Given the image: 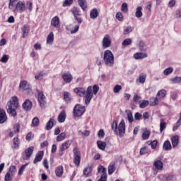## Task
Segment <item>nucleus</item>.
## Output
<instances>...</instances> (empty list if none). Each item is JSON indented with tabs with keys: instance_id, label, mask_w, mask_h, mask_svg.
I'll list each match as a JSON object with an SVG mask.
<instances>
[{
	"instance_id": "e433bc0d",
	"label": "nucleus",
	"mask_w": 181,
	"mask_h": 181,
	"mask_svg": "<svg viewBox=\"0 0 181 181\" xmlns=\"http://www.w3.org/2000/svg\"><path fill=\"white\" fill-rule=\"evenodd\" d=\"M112 129L115 131V134H118V123L115 120L112 124Z\"/></svg>"
},
{
	"instance_id": "6e6d98bb",
	"label": "nucleus",
	"mask_w": 181,
	"mask_h": 181,
	"mask_svg": "<svg viewBox=\"0 0 181 181\" xmlns=\"http://www.w3.org/2000/svg\"><path fill=\"white\" fill-rule=\"evenodd\" d=\"M122 12H128V4L127 3H123L121 8Z\"/></svg>"
},
{
	"instance_id": "f03ea898",
	"label": "nucleus",
	"mask_w": 181,
	"mask_h": 181,
	"mask_svg": "<svg viewBox=\"0 0 181 181\" xmlns=\"http://www.w3.org/2000/svg\"><path fill=\"white\" fill-rule=\"evenodd\" d=\"M19 107L18 97L13 96L6 106V110L8 114L11 117H16V110Z\"/></svg>"
},
{
	"instance_id": "864d4df0",
	"label": "nucleus",
	"mask_w": 181,
	"mask_h": 181,
	"mask_svg": "<svg viewBox=\"0 0 181 181\" xmlns=\"http://www.w3.org/2000/svg\"><path fill=\"white\" fill-rule=\"evenodd\" d=\"M148 145H151L153 149H156V145H158V141L154 140L153 141H148Z\"/></svg>"
},
{
	"instance_id": "dca6fc26",
	"label": "nucleus",
	"mask_w": 181,
	"mask_h": 181,
	"mask_svg": "<svg viewBox=\"0 0 181 181\" xmlns=\"http://www.w3.org/2000/svg\"><path fill=\"white\" fill-rule=\"evenodd\" d=\"M34 150H35V147L33 146H30L25 150V159H29L30 156H32V154L33 153Z\"/></svg>"
},
{
	"instance_id": "09e8293b",
	"label": "nucleus",
	"mask_w": 181,
	"mask_h": 181,
	"mask_svg": "<svg viewBox=\"0 0 181 181\" xmlns=\"http://www.w3.org/2000/svg\"><path fill=\"white\" fill-rule=\"evenodd\" d=\"M173 84H179L180 83V78L179 76H176L175 78H173L170 79Z\"/></svg>"
},
{
	"instance_id": "bb28decb",
	"label": "nucleus",
	"mask_w": 181,
	"mask_h": 181,
	"mask_svg": "<svg viewBox=\"0 0 181 181\" xmlns=\"http://www.w3.org/2000/svg\"><path fill=\"white\" fill-rule=\"evenodd\" d=\"M163 148L165 151H170L172 149V144L168 140L165 141L163 144Z\"/></svg>"
},
{
	"instance_id": "680f3d73",
	"label": "nucleus",
	"mask_w": 181,
	"mask_h": 181,
	"mask_svg": "<svg viewBox=\"0 0 181 181\" xmlns=\"http://www.w3.org/2000/svg\"><path fill=\"white\" fill-rule=\"evenodd\" d=\"M8 59H9V57H8V55L4 54L0 59V62H1V63H7Z\"/></svg>"
},
{
	"instance_id": "c9c22d12",
	"label": "nucleus",
	"mask_w": 181,
	"mask_h": 181,
	"mask_svg": "<svg viewBox=\"0 0 181 181\" xmlns=\"http://www.w3.org/2000/svg\"><path fill=\"white\" fill-rule=\"evenodd\" d=\"M142 15V6L137 7L135 13V16L137 18H141Z\"/></svg>"
},
{
	"instance_id": "423d86ee",
	"label": "nucleus",
	"mask_w": 181,
	"mask_h": 181,
	"mask_svg": "<svg viewBox=\"0 0 181 181\" xmlns=\"http://www.w3.org/2000/svg\"><path fill=\"white\" fill-rule=\"evenodd\" d=\"M74 162L75 165H80V161L81 160V153H80V151H78V148L77 147H75L74 148Z\"/></svg>"
},
{
	"instance_id": "49530a36",
	"label": "nucleus",
	"mask_w": 181,
	"mask_h": 181,
	"mask_svg": "<svg viewBox=\"0 0 181 181\" xmlns=\"http://www.w3.org/2000/svg\"><path fill=\"white\" fill-rule=\"evenodd\" d=\"M39 124H40L39 118L34 117L33 119L32 125L33 127H39Z\"/></svg>"
},
{
	"instance_id": "e2e57ef3",
	"label": "nucleus",
	"mask_w": 181,
	"mask_h": 181,
	"mask_svg": "<svg viewBox=\"0 0 181 181\" xmlns=\"http://www.w3.org/2000/svg\"><path fill=\"white\" fill-rule=\"evenodd\" d=\"M21 129V124L19 123H17L14 125V132L16 134V133H18L19 131Z\"/></svg>"
},
{
	"instance_id": "052dcab7",
	"label": "nucleus",
	"mask_w": 181,
	"mask_h": 181,
	"mask_svg": "<svg viewBox=\"0 0 181 181\" xmlns=\"http://www.w3.org/2000/svg\"><path fill=\"white\" fill-rule=\"evenodd\" d=\"M26 166H28V164H24L22 165L18 171V175H23V172H25V169H26Z\"/></svg>"
},
{
	"instance_id": "c85d7f7f",
	"label": "nucleus",
	"mask_w": 181,
	"mask_h": 181,
	"mask_svg": "<svg viewBox=\"0 0 181 181\" xmlns=\"http://www.w3.org/2000/svg\"><path fill=\"white\" fill-rule=\"evenodd\" d=\"M97 145L100 151H105V146H107V143L101 141H98Z\"/></svg>"
},
{
	"instance_id": "4468645a",
	"label": "nucleus",
	"mask_w": 181,
	"mask_h": 181,
	"mask_svg": "<svg viewBox=\"0 0 181 181\" xmlns=\"http://www.w3.org/2000/svg\"><path fill=\"white\" fill-rule=\"evenodd\" d=\"M43 151H40L37 153L36 156L34 159L33 163L36 164L37 163V162H40V160H42V159H43Z\"/></svg>"
},
{
	"instance_id": "f257e3e1",
	"label": "nucleus",
	"mask_w": 181,
	"mask_h": 181,
	"mask_svg": "<svg viewBox=\"0 0 181 181\" xmlns=\"http://www.w3.org/2000/svg\"><path fill=\"white\" fill-rule=\"evenodd\" d=\"M75 94H77L79 97H84L85 95V104L88 105L91 100H93V87L88 86L87 90L84 88H76L74 89Z\"/></svg>"
},
{
	"instance_id": "a878e982",
	"label": "nucleus",
	"mask_w": 181,
	"mask_h": 181,
	"mask_svg": "<svg viewBox=\"0 0 181 181\" xmlns=\"http://www.w3.org/2000/svg\"><path fill=\"white\" fill-rule=\"evenodd\" d=\"M55 174H56V176H57L58 177H61V176H63V166L62 165L58 166L55 169Z\"/></svg>"
},
{
	"instance_id": "a211bd4d",
	"label": "nucleus",
	"mask_w": 181,
	"mask_h": 181,
	"mask_svg": "<svg viewBox=\"0 0 181 181\" xmlns=\"http://www.w3.org/2000/svg\"><path fill=\"white\" fill-rule=\"evenodd\" d=\"M7 119L6 112L4 110L0 109V124H4Z\"/></svg>"
},
{
	"instance_id": "79ce46f5",
	"label": "nucleus",
	"mask_w": 181,
	"mask_h": 181,
	"mask_svg": "<svg viewBox=\"0 0 181 181\" xmlns=\"http://www.w3.org/2000/svg\"><path fill=\"white\" fill-rule=\"evenodd\" d=\"M149 136H151V132H149V130L144 132L142 134V138L144 141H146V139H148Z\"/></svg>"
},
{
	"instance_id": "de8ad7c7",
	"label": "nucleus",
	"mask_w": 181,
	"mask_h": 181,
	"mask_svg": "<svg viewBox=\"0 0 181 181\" xmlns=\"http://www.w3.org/2000/svg\"><path fill=\"white\" fill-rule=\"evenodd\" d=\"M122 90V86H119V85H116L114 88H113V91L115 94L119 93V91H121Z\"/></svg>"
},
{
	"instance_id": "5fc2aeb1",
	"label": "nucleus",
	"mask_w": 181,
	"mask_h": 181,
	"mask_svg": "<svg viewBox=\"0 0 181 181\" xmlns=\"http://www.w3.org/2000/svg\"><path fill=\"white\" fill-rule=\"evenodd\" d=\"M149 105V102L148 100H144L140 103V108H146Z\"/></svg>"
},
{
	"instance_id": "0e129e2a",
	"label": "nucleus",
	"mask_w": 181,
	"mask_h": 181,
	"mask_svg": "<svg viewBox=\"0 0 181 181\" xmlns=\"http://www.w3.org/2000/svg\"><path fill=\"white\" fill-rule=\"evenodd\" d=\"M73 4V0H65L63 3V6H70Z\"/></svg>"
},
{
	"instance_id": "37998d69",
	"label": "nucleus",
	"mask_w": 181,
	"mask_h": 181,
	"mask_svg": "<svg viewBox=\"0 0 181 181\" xmlns=\"http://www.w3.org/2000/svg\"><path fill=\"white\" fill-rule=\"evenodd\" d=\"M16 166L15 165H11L9 168V171L8 172V173L11 174V176H13L15 173H16Z\"/></svg>"
},
{
	"instance_id": "a19ab883",
	"label": "nucleus",
	"mask_w": 181,
	"mask_h": 181,
	"mask_svg": "<svg viewBox=\"0 0 181 181\" xmlns=\"http://www.w3.org/2000/svg\"><path fill=\"white\" fill-rule=\"evenodd\" d=\"M21 144V141H19V138L16 137L13 139V148L16 149H18L19 148V145Z\"/></svg>"
},
{
	"instance_id": "8fccbe9b",
	"label": "nucleus",
	"mask_w": 181,
	"mask_h": 181,
	"mask_svg": "<svg viewBox=\"0 0 181 181\" xmlns=\"http://www.w3.org/2000/svg\"><path fill=\"white\" fill-rule=\"evenodd\" d=\"M139 49L141 51V52H144V50H146V46H145V42H142V41H140L139 43Z\"/></svg>"
},
{
	"instance_id": "ea45409f",
	"label": "nucleus",
	"mask_w": 181,
	"mask_h": 181,
	"mask_svg": "<svg viewBox=\"0 0 181 181\" xmlns=\"http://www.w3.org/2000/svg\"><path fill=\"white\" fill-rule=\"evenodd\" d=\"M172 73H173V68L172 67H168L163 71L164 76H169V74H172Z\"/></svg>"
},
{
	"instance_id": "7c9ffc66",
	"label": "nucleus",
	"mask_w": 181,
	"mask_h": 181,
	"mask_svg": "<svg viewBox=\"0 0 181 181\" xmlns=\"http://www.w3.org/2000/svg\"><path fill=\"white\" fill-rule=\"evenodd\" d=\"M78 4L83 11H86L87 8V1L86 0H78Z\"/></svg>"
},
{
	"instance_id": "13d9d810",
	"label": "nucleus",
	"mask_w": 181,
	"mask_h": 181,
	"mask_svg": "<svg viewBox=\"0 0 181 181\" xmlns=\"http://www.w3.org/2000/svg\"><path fill=\"white\" fill-rule=\"evenodd\" d=\"M181 125V122H180V119H178V121L176 122V125H175L173 127V131L175 132L176 131H177V129L179 128V127H180Z\"/></svg>"
},
{
	"instance_id": "6ab92c4d",
	"label": "nucleus",
	"mask_w": 181,
	"mask_h": 181,
	"mask_svg": "<svg viewBox=\"0 0 181 181\" xmlns=\"http://www.w3.org/2000/svg\"><path fill=\"white\" fill-rule=\"evenodd\" d=\"M153 166L157 170H162L163 169V163L160 160H157L154 162Z\"/></svg>"
},
{
	"instance_id": "7ed1b4c3",
	"label": "nucleus",
	"mask_w": 181,
	"mask_h": 181,
	"mask_svg": "<svg viewBox=\"0 0 181 181\" xmlns=\"http://www.w3.org/2000/svg\"><path fill=\"white\" fill-rule=\"evenodd\" d=\"M103 60L106 66L112 67L114 66V54L110 50H106L104 52Z\"/></svg>"
},
{
	"instance_id": "ddd939ff",
	"label": "nucleus",
	"mask_w": 181,
	"mask_h": 181,
	"mask_svg": "<svg viewBox=\"0 0 181 181\" xmlns=\"http://www.w3.org/2000/svg\"><path fill=\"white\" fill-rule=\"evenodd\" d=\"M23 108L25 111H30V110H32V101H30V100H26L23 103Z\"/></svg>"
},
{
	"instance_id": "b1692460",
	"label": "nucleus",
	"mask_w": 181,
	"mask_h": 181,
	"mask_svg": "<svg viewBox=\"0 0 181 181\" xmlns=\"http://www.w3.org/2000/svg\"><path fill=\"white\" fill-rule=\"evenodd\" d=\"M54 124V119L51 118L46 124L45 129L47 131H49V129L53 128V125Z\"/></svg>"
},
{
	"instance_id": "f3484780",
	"label": "nucleus",
	"mask_w": 181,
	"mask_h": 181,
	"mask_svg": "<svg viewBox=\"0 0 181 181\" xmlns=\"http://www.w3.org/2000/svg\"><path fill=\"white\" fill-rule=\"evenodd\" d=\"M134 57L136 59V60H140L141 59L148 57V54L144 52H136L134 54Z\"/></svg>"
},
{
	"instance_id": "473e14b6",
	"label": "nucleus",
	"mask_w": 181,
	"mask_h": 181,
	"mask_svg": "<svg viewBox=\"0 0 181 181\" xmlns=\"http://www.w3.org/2000/svg\"><path fill=\"white\" fill-rule=\"evenodd\" d=\"M74 16H80L81 15V12L80 11V8L77 7H74L71 10Z\"/></svg>"
},
{
	"instance_id": "a18cd8bd",
	"label": "nucleus",
	"mask_w": 181,
	"mask_h": 181,
	"mask_svg": "<svg viewBox=\"0 0 181 181\" xmlns=\"http://www.w3.org/2000/svg\"><path fill=\"white\" fill-rule=\"evenodd\" d=\"M132 43L131 38H127L122 42V46H129Z\"/></svg>"
},
{
	"instance_id": "bf43d9fd",
	"label": "nucleus",
	"mask_w": 181,
	"mask_h": 181,
	"mask_svg": "<svg viewBox=\"0 0 181 181\" xmlns=\"http://www.w3.org/2000/svg\"><path fill=\"white\" fill-rule=\"evenodd\" d=\"M134 119H136V121H140V119H142V115L139 112H136L134 115Z\"/></svg>"
},
{
	"instance_id": "412c9836",
	"label": "nucleus",
	"mask_w": 181,
	"mask_h": 181,
	"mask_svg": "<svg viewBox=\"0 0 181 181\" xmlns=\"http://www.w3.org/2000/svg\"><path fill=\"white\" fill-rule=\"evenodd\" d=\"M173 148H176L179 145V136H174L171 139Z\"/></svg>"
},
{
	"instance_id": "0eeeda50",
	"label": "nucleus",
	"mask_w": 181,
	"mask_h": 181,
	"mask_svg": "<svg viewBox=\"0 0 181 181\" xmlns=\"http://www.w3.org/2000/svg\"><path fill=\"white\" fill-rule=\"evenodd\" d=\"M119 132V136H123L125 134V121L122 119L117 127V134Z\"/></svg>"
},
{
	"instance_id": "58836bf2",
	"label": "nucleus",
	"mask_w": 181,
	"mask_h": 181,
	"mask_svg": "<svg viewBox=\"0 0 181 181\" xmlns=\"http://www.w3.org/2000/svg\"><path fill=\"white\" fill-rule=\"evenodd\" d=\"M98 173H103V175H107V168H104L103 165H99L98 168Z\"/></svg>"
},
{
	"instance_id": "cd10ccee",
	"label": "nucleus",
	"mask_w": 181,
	"mask_h": 181,
	"mask_svg": "<svg viewBox=\"0 0 181 181\" xmlns=\"http://www.w3.org/2000/svg\"><path fill=\"white\" fill-rule=\"evenodd\" d=\"M115 172V162L110 163L109 167H108V173L110 175H112Z\"/></svg>"
},
{
	"instance_id": "f704fd0d",
	"label": "nucleus",
	"mask_w": 181,
	"mask_h": 181,
	"mask_svg": "<svg viewBox=\"0 0 181 181\" xmlns=\"http://www.w3.org/2000/svg\"><path fill=\"white\" fill-rule=\"evenodd\" d=\"M66 139V133L63 132L59 134L57 136V142H62V141H64Z\"/></svg>"
},
{
	"instance_id": "774afa93",
	"label": "nucleus",
	"mask_w": 181,
	"mask_h": 181,
	"mask_svg": "<svg viewBox=\"0 0 181 181\" xmlns=\"http://www.w3.org/2000/svg\"><path fill=\"white\" fill-rule=\"evenodd\" d=\"M98 181H107V174H102Z\"/></svg>"
},
{
	"instance_id": "1a4fd4ad",
	"label": "nucleus",
	"mask_w": 181,
	"mask_h": 181,
	"mask_svg": "<svg viewBox=\"0 0 181 181\" xmlns=\"http://www.w3.org/2000/svg\"><path fill=\"white\" fill-rule=\"evenodd\" d=\"M103 46L104 49L110 47L111 46V40L110 39V35H106L103 40Z\"/></svg>"
},
{
	"instance_id": "4c0bfd02",
	"label": "nucleus",
	"mask_w": 181,
	"mask_h": 181,
	"mask_svg": "<svg viewBox=\"0 0 181 181\" xmlns=\"http://www.w3.org/2000/svg\"><path fill=\"white\" fill-rule=\"evenodd\" d=\"M166 95V90L165 89H162L159 90L156 95V97H160V98H163Z\"/></svg>"
},
{
	"instance_id": "4be33fe9",
	"label": "nucleus",
	"mask_w": 181,
	"mask_h": 181,
	"mask_svg": "<svg viewBox=\"0 0 181 181\" xmlns=\"http://www.w3.org/2000/svg\"><path fill=\"white\" fill-rule=\"evenodd\" d=\"M29 30H30V28L29 25H24L23 28H22V32H23V38L25 39L26 36H28V34L29 33Z\"/></svg>"
},
{
	"instance_id": "2f4dec72",
	"label": "nucleus",
	"mask_w": 181,
	"mask_h": 181,
	"mask_svg": "<svg viewBox=\"0 0 181 181\" xmlns=\"http://www.w3.org/2000/svg\"><path fill=\"white\" fill-rule=\"evenodd\" d=\"M90 16L91 19H95L98 16V11L97 10V8H93L90 11Z\"/></svg>"
},
{
	"instance_id": "39448f33",
	"label": "nucleus",
	"mask_w": 181,
	"mask_h": 181,
	"mask_svg": "<svg viewBox=\"0 0 181 181\" xmlns=\"http://www.w3.org/2000/svg\"><path fill=\"white\" fill-rule=\"evenodd\" d=\"M86 112V107L84 106H81L80 105H76L74 108V117H81L83 114Z\"/></svg>"
},
{
	"instance_id": "6e6552de",
	"label": "nucleus",
	"mask_w": 181,
	"mask_h": 181,
	"mask_svg": "<svg viewBox=\"0 0 181 181\" xmlns=\"http://www.w3.org/2000/svg\"><path fill=\"white\" fill-rule=\"evenodd\" d=\"M62 78L64 81L66 83H70L71 81H73V76L69 72H66L63 74Z\"/></svg>"
},
{
	"instance_id": "338daca9",
	"label": "nucleus",
	"mask_w": 181,
	"mask_h": 181,
	"mask_svg": "<svg viewBox=\"0 0 181 181\" xmlns=\"http://www.w3.org/2000/svg\"><path fill=\"white\" fill-rule=\"evenodd\" d=\"M93 94H94L95 95H96L97 93H98L99 90H100V87H98L97 85H94L93 87Z\"/></svg>"
},
{
	"instance_id": "603ef678",
	"label": "nucleus",
	"mask_w": 181,
	"mask_h": 181,
	"mask_svg": "<svg viewBox=\"0 0 181 181\" xmlns=\"http://www.w3.org/2000/svg\"><path fill=\"white\" fill-rule=\"evenodd\" d=\"M12 174L10 173H7L6 175H5V177H4V180L5 181H12Z\"/></svg>"
},
{
	"instance_id": "c756f323",
	"label": "nucleus",
	"mask_w": 181,
	"mask_h": 181,
	"mask_svg": "<svg viewBox=\"0 0 181 181\" xmlns=\"http://www.w3.org/2000/svg\"><path fill=\"white\" fill-rule=\"evenodd\" d=\"M126 114L129 122L131 124L134 122V117L132 116V112L131 110H126Z\"/></svg>"
},
{
	"instance_id": "2eb2a0df",
	"label": "nucleus",
	"mask_w": 181,
	"mask_h": 181,
	"mask_svg": "<svg viewBox=\"0 0 181 181\" xmlns=\"http://www.w3.org/2000/svg\"><path fill=\"white\" fill-rule=\"evenodd\" d=\"M25 8H26V4H25V2L23 1H18L16 6V10L21 11V12H23Z\"/></svg>"
},
{
	"instance_id": "69168bd1",
	"label": "nucleus",
	"mask_w": 181,
	"mask_h": 181,
	"mask_svg": "<svg viewBox=\"0 0 181 181\" xmlns=\"http://www.w3.org/2000/svg\"><path fill=\"white\" fill-rule=\"evenodd\" d=\"M146 152H148V148L146 147H143L140 149V155L142 156V155H145V153H146Z\"/></svg>"
},
{
	"instance_id": "aec40b11",
	"label": "nucleus",
	"mask_w": 181,
	"mask_h": 181,
	"mask_svg": "<svg viewBox=\"0 0 181 181\" xmlns=\"http://www.w3.org/2000/svg\"><path fill=\"white\" fill-rule=\"evenodd\" d=\"M53 42H54V34H53V32H51L47 35V45H53Z\"/></svg>"
},
{
	"instance_id": "f8f14e48",
	"label": "nucleus",
	"mask_w": 181,
	"mask_h": 181,
	"mask_svg": "<svg viewBox=\"0 0 181 181\" xmlns=\"http://www.w3.org/2000/svg\"><path fill=\"white\" fill-rule=\"evenodd\" d=\"M51 25L52 26H54V28H56L57 29L60 27V19L58 16L54 17L51 21Z\"/></svg>"
},
{
	"instance_id": "4d7b16f0",
	"label": "nucleus",
	"mask_w": 181,
	"mask_h": 181,
	"mask_svg": "<svg viewBox=\"0 0 181 181\" xmlns=\"http://www.w3.org/2000/svg\"><path fill=\"white\" fill-rule=\"evenodd\" d=\"M134 30V28L132 27H127L124 31L123 33L124 35H128L129 33H131Z\"/></svg>"
},
{
	"instance_id": "393cba45",
	"label": "nucleus",
	"mask_w": 181,
	"mask_h": 181,
	"mask_svg": "<svg viewBox=\"0 0 181 181\" xmlns=\"http://www.w3.org/2000/svg\"><path fill=\"white\" fill-rule=\"evenodd\" d=\"M58 121L59 122H64L66 121V112L64 110H62L59 116H58Z\"/></svg>"
},
{
	"instance_id": "72a5a7b5",
	"label": "nucleus",
	"mask_w": 181,
	"mask_h": 181,
	"mask_svg": "<svg viewBox=\"0 0 181 181\" xmlns=\"http://www.w3.org/2000/svg\"><path fill=\"white\" fill-rule=\"evenodd\" d=\"M165 129H166V122L163 119H161L160 122V132H163Z\"/></svg>"
},
{
	"instance_id": "9d476101",
	"label": "nucleus",
	"mask_w": 181,
	"mask_h": 181,
	"mask_svg": "<svg viewBox=\"0 0 181 181\" xmlns=\"http://www.w3.org/2000/svg\"><path fill=\"white\" fill-rule=\"evenodd\" d=\"M71 140H68L59 146L60 152H64V151H66V149H69L71 145Z\"/></svg>"
},
{
	"instance_id": "9b49d317",
	"label": "nucleus",
	"mask_w": 181,
	"mask_h": 181,
	"mask_svg": "<svg viewBox=\"0 0 181 181\" xmlns=\"http://www.w3.org/2000/svg\"><path fill=\"white\" fill-rule=\"evenodd\" d=\"M19 88L21 90L23 91H26V90H30V85L28 83V81H22L20 83Z\"/></svg>"
},
{
	"instance_id": "c03bdc74",
	"label": "nucleus",
	"mask_w": 181,
	"mask_h": 181,
	"mask_svg": "<svg viewBox=\"0 0 181 181\" xmlns=\"http://www.w3.org/2000/svg\"><path fill=\"white\" fill-rule=\"evenodd\" d=\"M146 80V75L140 74L139 77V83H141V84H144L145 83V81Z\"/></svg>"
},
{
	"instance_id": "20e7f679",
	"label": "nucleus",
	"mask_w": 181,
	"mask_h": 181,
	"mask_svg": "<svg viewBox=\"0 0 181 181\" xmlns=\"http://www.w3.org/2000/svg\"><path fill=\"white\" fill-rule=\"evenodd\" d=\"M37 101L39 103L40 108H46V96H45V93H43V91H38Z\"/></svg>"
},
{
	"instance_id": "3c124183",
	"label": "nucleus",
	"mask_w": 181,
	"mask_h": 181,
	"mask_svg": "<svg viewBox=\"0 0 181 181\" xmlns=\"http://www.w3.org/2000/svg\"><path fill=\"white\" fill-rule=\"evenodd\" d=\"M90 173H91V168L88 167L83 170V175L85 176H90Z\"/></svg>"
},
{
	"instance_id": "5701e85b",
	"label": "nucleus",
	"mask_w": 181,
	"mask_h": 181,
	"mask_svg": "<svg viewBox=\"0 0 181 181\" xmlns=\"http://www.w3.org/2000/svg\"><path fill=\"white\" fill-rule=\"evenodd\" d=\"M64 100L67 104H70L71 103V96L70 95V93L65 91L64 92Z\"/></svg>"
}]
</instances>
